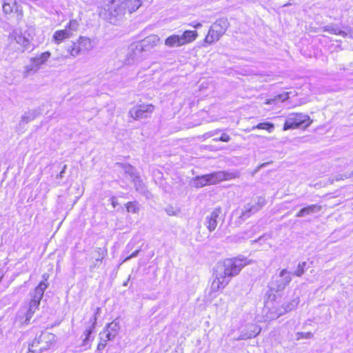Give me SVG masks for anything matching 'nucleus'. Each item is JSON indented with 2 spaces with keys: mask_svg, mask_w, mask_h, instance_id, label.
Masks as SVG:
<instances>
[{
  "mask_svg": "<svg viewBox=\"0 0 353 353\" xmlns=\"http://www.w3.org/2000/svg\"><path fill=\"white\" fill-rule=\"evenodd\" d=\"M247 264L248 261L243 256L226 259L219 262L214 270V279L211 285V291L216 292L223 289L229 283L231 278L239 274Z\"/></svg>",
  "mask_w": 353,
  "mask_h": 353,
  "instance_id": "1",
  "label": "nucleus"
},
{
  "mask_svg": "<svg viewBox=\"0 0 353 353\" xmlns=\"http://www.w3.org/2000/svg\"><path fill=\"white\" fill-rule=\"evenodd\" d=\"M43 281L34 288L32 292L30 293V299L25 303L18 312V317L21 323L28 325L30 323V319L39 309L41 300L43 296V293L48 288L46 281L48 278L47 274L42 276Z\"/></svg>",
  "mask_w": 353,
  "mask_h": 353,
  "instance_id": "2",
  "label": "nucleus"
},
{
  "mask_svg": "<svg viewBox=\"0 0 353 353\" xmlns=\"http://www.w3.org/2000/svg\"><path fill=\"white\" fill-rule=\"evenodd\" d=\"M123 0H111L104 7V14L111 23H116L125 14Z\"/></svg>",
  "mask_w": 353,
  "mask_h": 353,
  "instance_id": "3",
  "label": "nucleus"
},
{
  "mask_svg": "<svg viewBox=\"0 0 353 353\" xmlns=\"http://www.w3.org/2000/svg\"><path fill=\"white\" fill-rule=\"evenodd\" d=\"M230 23L227 18L222 17L217 19L210 28L208 33L205 38V42L212 44L218 41L226 32Z\"/></svg>",
  "mask_w": 353,
  "mask_h": 353,
  "instance_id": "4",
  "label": "nucleus"
},
{
  "mask_svg": "<svg viewBox=\"0 0 353 353\" xmlns=\"http://www.w3.org/2000/svg\"><path fill=\"white\" fill-rule=\"evenodd\" d=\"M54 334L47 331L41 332L39 336H36L32 343L29 345L28 350L32 352H42L48 350L54 341Z\"/></svg>",
  "mask_w": 353,
  "mask_h": 353,
  "instance_id": "5",
  "label": "nucleus"
},
{
  "mask_svg": "<svg viewBox=\"0 0 353 353\" xmlns=\"http://www.w3.org/2000/svg\"><path fill=\"white\" fill-rule=\"evenodd\" d=\"M292 281V274L285 269H283L279 274L272 277L268 287L272 292H281Z\"/></svg>",
  "mask_w": 353,
  "mask_h": 353,
  "instance_id": "6",
  "label": "nucleus"
},
{
  "mask_svg": "<svg viewBox=\"0 0 353 353\" xmlns=\"http://www.w3.org/2000/svg\"><path fill=\"white\" fill-rule=\"evenodd\" d=\"M265 199L263 196H258L256 199H252L249 203L245 204L241 209V214L239 216L240 222H243L252 214L260 210L265 204Z\"/></svg>",
  "mask_w": 353,
  "mask_h": 353,
  "instance_id": "7",
  "label": "nucleus"
},
{
  "mask_svg": "<svg viewBox=\"0 0 353 353\" xmlns=\"http://www.w3.org/2000/svg\"><path fill=\"white\" fill-rule=\"evenodd\" d=\"M309 126V117L301 113L290 114L286 119L283 130L305 128Z\"/></svg>",
  "mask_w": 353,
  "mask_h": 353,
  "instance_id": "8",
  "label": "nucleus"
},
{
  "mask_svg": "<svg viewBox=\"0 0 353 353\" xmlns=\"http://www.w3.org/2000/svg\"><path fill=\"white\" fill-rule=\"evenodd\" d=\"M146 54L138 43L130 45L125 59L126 65H132L139 63L146 57Z\"/></svg>",
  "mask_w": 353,
  "mask_h": 353,
  "instance_id": "9",
  "label": "nucleus"
},
{
  "mask_svg": "<svg viewBox=\"0 0 353 353\" xmlns=\"http://www.w3.org/2000/svg\"><path fill=\"white\" fill-rule=\"evenodd\" d=\"M220 176L221 174H215L214 172L208 174L197 176L192 179L191 185L196 188L214 185L216 183V180Z\"/></svg>",
  "mask_w": 353,
  "mask_h": 353,
  "instance_id": "10",
  "label": "nucleus"
},
{
  "mask_svg": "<svg viewBox=\"0 0 353 353\" xmlns=\"http://www.w3.org/2000/svg\"><path fill=\"white\" fill-rule=\"evenodd\" d=\"M154 111V106L151 104H141L131 108L129 115L134 119H141L148 117Z\"/></svg>",
  "mask_w": 353,
  "mask_h": 353,
  "instance_id": "11",
  "label": "nucleus"
},
{
  "mask_svg": "<svg viewBox=\"0 0 353 353\" xmlns=\"http://www.w3.org/2000/svg\"><path fill=\"white\" fill-rule=\"evenodd\" d=\"M261 331V328L256 324L248 325L245 328L242 330L241 335L237 338V340H246L254 338L260 334Z\"/></svg>",
  "mask_w": 353,
  "mask_h": 353,
  "instance_id": "12",
  "label": "nucleus"
},
{
  "mask_svg": "<svg viewBox=\"0 0 353 353\" xmlns=\"http://www.w3.org/2000/svg\"><path fill=\"white\" fill-rule=\"evenodd\" d=\"M10 37L11 39H14L17 43L21 46L22 52L26 50H32L33 49L30 41L25 37L21 33H18L17 31H12L10 34Z\"/></svg>",
  "mask_w": 353,
  "mask_h": 353,
  "instance_id": "13",
  "label": "nucleus"
},
{
  "mask_svg": "<svg viewBox=\"0 0 353 353\" xmlns=\"http://www.w3.org/2000/svg\"><path fill=\"white\" fill-rule=\"evenodd\" d=\"M221 214L220 208H215L209 215L205 218V225L210 232L214 231L218 223L217 219Z\"/></svg>",
  "mask_w": 353,
  "mask_h": 353,
  "instance_id": "14",
  "label": "nucleus"
},
{
  "mask_svg": "<svg viewBox=\"0 0 353 353\" xmlns=\"http://www.w3.org/2000/svg\"><path fill=\"white\" fill-rule=\"evenodd\" d=\"M3 10L6 14H10L12 12L17 13L19 19L22 17V10L17 4L16 0H4L3 4Z\"/></svg>",
  "mask_w": 353,
  "mask_h": 353,
  "instance_id": "15",
  "label": "nucleus"
},
{
  "mask_svg": "<svg viewBox=\"0 0 353 353\" xmlns=\"http://www.w3.org/2000/svg\"><path fill=\"white\" fill-rule=\"evenodd\" d=\"M101 312L100 307H97L95 310L94 316L90 319L91 325L87 329L84 333L85 338L83 340V345L87 346L89 345V342L90 341L91 334H92L94 329L95 327L97 321V315H99Z\"/></svg>",
  "mask_w": 353,
  "mask_h": 353,
  "instance_id": "16",
  "label": "nucleus"
},
{
  "mask_svg": "<svg viewBox=\"0 0 353 353\" xmlns=\"http://www.w3.org/2000/svg\"><path fill=\"white\" fill-rule=\"evenodd\" d=\"M160 39L159 37L156 34H151L146 38H145L141 41L139 42L138 43L143 47V50L147 54L148 52L150 51V50L156 46L157 43H159Z\"/></svg>",
  "mask_w": 353,
  "mask_h": 353,
  "instance_id": "17",
  "label": "nucleus"
},
{
  "mask_svg": "<svg viewBox=\"0 0 353 353\" xmlns=\"http://www.w3.org/2000/svg\"><path fill=\"white\" fill-rule=\"evenodd\" d=\"M325 30L331 34L341 36L343 37L353 38V30L346 27L344 30H341L335 25H330L325 28Z\"/></svg>",
  "mask_w": 353,
  "mask_h": 353,
  "instance_id": "18",
  "label": "nucleus"
},
{
  "mask_svg": "<svg viewBox=\"0 0 353 353\" xmlns=\"http://www.w3.org/2000/svg\"><path fill=\"white\" fill-rule=\"evenodd\" d=\"M119 323L116 321H112L108 324L106 326V334L105 338L108 340H113L117 335L119 330Z\"/></svg>",
  "mask_w": 353,
  "mask_h": 353,
  "instance_id": "19",
  "label": "nucleus"
},
{
  "mask_svg": "<svg viewBox=\"0 0 353 353\" xmlns=\"http://www.w3.org/2000/svg\"><path fill=\"white\" fill-rule=\"evenodd\" d=\"M72 37L70 31L68 28L63 30H57L53 34V40L57 44L61 43L64 39H68Z\"/></svg>",
  "mask_w": 353,
  "mask_h": 353,
  "instance_id": "20",
  "label": "nucleus"
},
{
  "mask_svg": "<svg viewBox=\"0 0 353 353\" xmlns=\"http://www.w3.org/2000/svg\"><path fill=\"white\" fill-rule=\"evenodd\" d=\"M198 36L197 32L195 30H185L180 35L182 45H185L194 41Z\"/></svg>",
  "mask_w": 353,
  "mask_h": 353,
  "instance_id": "21",
  "label": "nucleus"
},
{
  "mask_svg": "<svg viewBox=\"0 0 353 353\" xmlns=\"http://www.w3.org/2000/svg\"><path fill=\"white\" fill-rule=\"evenodd\" d=\"M50 55V52L47 51L31 58L30 61L40 69L41 67L48 61Z\"/></svg>",
  "mask_w": 353,
  "mask_h": 353,
  "instance_id": "22",
  "label": "nucleus"
},
{
  "mask_svg": "<svg viewBox=\"0 0 353 353\" xmlns=\"http://www.w3.org/2000/svg\"><path fill=\"white\" fill-rule=\"evenodd\" d=\"M108 251L105 248H97L94 252L93 257L95 259V263L93 265L94 268L99 266L101 263L103 259L107 255Z\"/></svg>",
  "mask_w": 353,
  "mask_h": 353,
  "instance_id": "23",
  "label": "nucleus"
},
{
  "mask_svg": "<svg viewBox=\"0 0 353 353\" xmlns=\"http://www.w3.org/2000/svg\"><path fill=\"white\" fill-rule=\"evenodd\" d=\"M165 45L169 48H176L182 46L180 35L172 34L165 40Z\"/></svg>",
  "mask_w": 353,
  "mask_h": 353,
  "instance_id": "24",
  "label": "nucleus"
},
{
  "mask_svg": "<svg viewBox=\"0 0 353 353\" xmlns=\"http://www.w3.org/2000/svg\"><path fill=\"white\" fill-rule=\"evenodd\" d=\"M78 42L83 52H88L93 48L92 41L88 37H80L78 39Z\"/></svg>",
  "mask_w": 353,
  "mask_h": 353,
  "instance_id": "25",
  "label": "nucleus"
},
{
  "mask_svg": "<svg viewBox=\"0 0 353 353\" xmlns=\"http://www.w3.org/2000/svg\"><path fill=\"white\" fill-rule=\"evenodd\" d=\"M125 6V10H128L129 13L135 12L141 5V0H123Z\"/></svg>",
  "mask_w": 353,
  "mask_h": 353,
  "instance_id": "26",
  "label": "nucleus"
},
{
  "mask_svg": "<svg viewBox=\"0 0 353 353\" xmlns=\"http://www.w3.org/2000/svg\"><path fill=\"white\" fill-rule=\"evenodd\" d=\"M39 68L35 65L32 61H30V63L24 67L23 77H28L30 76L34 75L39 71Z\"/></svg>",
  "mask_w": 353,
  "mask_h": 353,
  "instance_id": "27",
  "label": "nucleus"
},
{
  "mask_svg": "<svg viewBox=\"0 0 353 353\" xmlns=\"http://www.w3.org/2000/svg\"><path fill=\"white\" fill-rule=\"evenodd\" d=\"M67 50L68 52L74 57L83 52L80 46L79 45L78 41L77 42H73L70 46H68Z\"/></svg>",
  "mask_w": 353,
  "mask_h": 353,
  "instance_id": "28",
  "label": "nucleus"
},
{
  "mask_svg": "<svg viewBox=\"0 0 353 353\" xmlns=\"http://www.w3.org/2000/svg\"><path fill=\"white\" fill-rule=\"evenodd\" d=\"M215 174H221V176L216 180V183L224 180H230L236 177V174L234 172L218 171L214 172Z\"/></svg>",
  "mask_w": 353,
  "mask_h": 353,
  "instance_id": "29",
  "label": "nucleus"
},
{
  "mask_svg": "<svg viewBox=\"0 0 353 353\" xmlns=\"http://www.w3.org/2000/svg\"><path fill=\"white\" fill-rule=\"evenodd\" d=\"M252 129V130H255V129L265 130L268 132L271 133L274 130V125L272 123H270V122L259 123L256 125H254Z\"/></svg>",
  "mask_w": 353,
  "mask_h": 353,
  "instance_id": "30",
  "label": "nucleus"
},
{
  "mask_svg": "<svg viewBox=\"0 0 353 353\" xmlns=\"http://www.w3.org/2000/svg\"><path fill=\"white\" fill-rule=\"evenodd\" d=\"M289 98V93L288 92H284L283 94H280L276 95L274 99H268L266 100L265 103L266 104H273L276 101H281L284 102Z\"/></svg>",
  "mask_w": 353,
  "mask_h": 353,
  "instance_id": "31",
  "label": "nucleus"
},
{
  "mask_svg": "<svg viewBox=\"0 0 353 353\" xmlns=\"http://www.w3.org/2000/svg\"><path fill=\"white\" fill-rule=\"evenodd\" d=\"M37 116V112L35 110L30 111L27 114H24L21 117V123H28V122L34 120Z\"/></svg>",
  "mask_w": 353,
  "mask_h": 353,
  "instance_id": "32",
  "label": "nucleus"
},
{
  "mask_svg": "<svg viewBox=\"0 0 353 353\" xmlns=\"http://www.w3.org/2000/svg\"><path fill=\"white\" fill-rule=\"evenodd\" d=\"M122 168H123L124 172L126 174H128L134 179L138 178L137 175L136 174V172H135V170H136L135 168L133 166H132L131 165L124 163V164H122Z\"/></svg>",
  "mask_w": 353,
  "mask_h": 353,
  "instance_id": "33",
  "label": "nucleus"
},
{
  "mask_svg": "<svg viewBox=\"0 0 353 353\" xmlns=\"http://www.w3.org/2000/svg\"><path fill=\"white\" fill-rule=\"evenodd\" d=\"M127 211L132 213H137L139 210L138 203L137 201L128 202L125 204Z\"/></svg>",
  "mask_w": 353,
  "mask_h": 353,
  "instance_id": "34",
  "label": "nucleus"
},
{
  "mask_svg": "<svg viewBox=\"0 0 353 353\" xmlns=\"http://www.w3.org/2000/svg\"><path fill=\"white\" fill-rule=\"evenodd\" d=\"M79 26V25L77 21L70 20L69 23L65 26V28H68V30L70 31V33L72 36L74 32L77 31Z\"/></svg>",
  "mask_w": 353,
  "mask_h": 353,
  "instance_id": "35",
  "label": "nucleus"
},
{
  "mask_svg": "<svg viewBox=\"0 0 353 353\" xmlns=\"http://www.w3.org/2000/svg\"><path fill=\"white\" fill-rule=\"evenodd\" d=\"M305 265H306V262H303L302 263H299L294 274L297 276H301L305 272Z\"/></svg>",
  "mask_w": 353,
  "mask_h": 353,
  "instance_id": "36",
  "label": "nucleus"
},
{
  "mask_svg": "<svg viewBox=\"0 0 353 353\" xmlns=\"http://www.w3.org/2000/svg\"><path fill=\"white\" fill-rule=\"evenodd\" d=\"M134 180H135V179ZM134 186H135L136 190L138 192H141V194L145 193L146 191H145V186L141 181H139V180L138 181H134Z\"/></svg>",
  "mask_w": 353,
  "mask_h": 353,
  "instance_id": "37",
  "label": "nucleus"
},
{
  "mask_svg": "<svg viewBox=\"0 0 353 353\" xmlns=\"http://www.w3.org/2000/svg\"><path fill=\"white\" fill-rule=\"evenodd\" d=\"M220 132H221V129H216V130H212V131H210V132L205 133L204 134V136L208 138L212 137L219 134Z\"/></svg>",
  "mask_w": 353,
  "mask_h": 353,
  "instance_id": "38",
  "label": "nucleus"
},
{
  "mask_svg": "<svg viewBox=\"0 0 353 353\" xmlns=\"http://www.w3.org/2000/svg\"><path fill=\"white\" fill-rule=\"evenodd\" d=\"M230 139H231L230 137L226 133H223L221 134V136L220 137H219V140L220 141L225 142V143L229 142L230 141Z\"/></svg>",
  "mask_w": 353,
  "mask_h": 353,
  "instance_id": "39",
  "label": "nucleus"
},
{
  "mask_svg": "<svg viewBox=\"0 0 353 353\" xmlns=\"http://www.w3.org/2000/svg\"><path fill=\"white\" fill-rule=\"evenodd\" d=\"M309 214V207L301 209L297 214V216H304Z\"/></svg>",
  "mask_w": 353,
  "mask_h": 353,
  "instance_id": "40",
  "label": "nucleus"
},
{
  "mask_svg": "<svg viewBox=\"0 0 353 353\" xmlns=\"http://www.w3.org/2000/svg\"><path fill=\"white\" fill-rule=\"evenodd\" d=\"M269 239H270V234H264V235L260 236L257 240H256L254 241L258 242L261 244L264 241L268 240Z\"/></svg>",
  "mask_w": 353,
  "mask_h": 353,
  "instance_id": "41",
  "label": "nucleus"
},
{
  "mask_svg": "<svg viewBox=\"0 0 353 353\" xmlns=\"http://www.w3.org/2000/svg\"><path fill=\"white\" fill-rule=\"evenodd\" d=\"M139 251L140 250H135L134 252H133L130 256H127L124 260L123 261H127L128 260H130V259H132L134 257H136L138 256L139 253Z\"/></svg>",
  "mask_w": 353,
  "mask_h": 353,
  "instance_id": "42",
  "label": "nucleus"
},
{
  "mask_svg": "<svg viewBox=\"0 0 353 353\" xmlns=\"http://www.w3.org/2000/svg\"><path fill=\"white\" fill-rule=\"evenodd\" d=\"M296 340H299L301 338L307 339L309 337V333L298 332L296 334Z\"/></svg>",
  "mask_w": 353,
  "mask_h": 353,
  "instance_id": "43",
  "label": "nucleus"
},
{
  "mask_svg": "<svg viewBox=\"0 0 353 353\" xmlns=\"http://www.w3.org/2000/svg\"><path fill=\"white\" fill-rule=\"evenodd\" d=\"M108 340L106 339L105 340H104L103 341H101L99 344H98V346H97V350L98 351H101L102 350H103L105 346H106V342L108 341Z\"/></svg>",
  "mask_w": 353,
  "mask_h": 353,
  "instance_id": "44",
  "label": "nucleus"
},
{
  "mask_svg": "<svg viewBox=\"0 0 353 353\" xmlns=\"http://www.w3.org/2000/svg\"><path fill=\"white\" fill-rule=\"evenodd\" d=\"M110 200L113 208H116L117 205H118L117 199L114 196H112Z\"/></svg>",
  "mask_w": 353,
  "mask_h": 353,
  "instance_id": "45",
  "label": "nucleus"
},
{
  "mask_svg": "<svg viewBox=\"0 0 353 353\" xmlns=\"http://www.w3.org/2000/svg\"><path fill=\"white\" fill-rule=\"evenodd\" d=\"M190 25L194 28H200L202 26V24L201 23L192 22Z\"/></svg>",
  "mask_w": 353,
  "mask_h": 353,
  "instance_id": "46",
  "label": "nucleus"
},
{
  "mask_svg": "<svg viewBox=\"0 0 353 353\" xmlns=\"http://www.w3.org/2000/svg\"><path fill=\"white\" fill-rule=\"evenodd\" d=\"M66 168H67L66 165H63V168L62 170L61 171V172L59 173V174L57 176V178H62L63 177V174L65 172Z\"/></svg>",
  "mask_w": 353,
  "mask_h": 353,
  "instance_id": "47",
  "label": "nucleus"
},
{
  "mask_svg": "<svg viewBox=\"0 0 353 353\" xmlns=\"http://www.w3.org/2000/svg\"><path fill=\"white\" fill-rule=\"evenodd\" d=\"M166 212H167L168 214L170 215V216L174 214L173 211H172V209H167Z\"/></svg>",
  "mask_w": 353,
  "mask_h": 353,
  "instance_id": "48",
  "label": "nucleus"
},
{
  "mask_svg": "<svg viewBox=\"0 0 353 353\" xmlns=\"http://www.w3.org/2000/svg\"><path fill=\"white\" fill-rule=\"evenodd\" d=\"M246 238H251L252 237V234H248V233H246Z\"/></svg>",
  "mask_w": 353,
  "mask_h": 353,
  "instance_id": "49",
  "label": "nucleus"
},
{
  "mask_svg": "<svg viewBox=\"0 0 353 353\" xmlns=\"http://www.w3.org/2000/svg\"><path fill=\"white\" fill-rule=\"evenodd\" d=\"M213 141H216V142H217V141H220L219 140V137H216V138L213 139Z\"/></svg>",
  "mask_w": 353,
  "mask_h": 353,
  "instance_id": "50",
  "label": "nucleus"
}]
</instances>
